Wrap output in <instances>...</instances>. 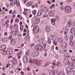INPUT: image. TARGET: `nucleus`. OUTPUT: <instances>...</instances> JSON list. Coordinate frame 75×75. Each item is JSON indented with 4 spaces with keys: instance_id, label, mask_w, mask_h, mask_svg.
<instances>
[{
    "instance_id": "nucleus-53",
    "label": "nucleus",
    "mask_w": 75,
    "mask_h": 75,
    "mask_svg": "<svg viewBox=\"0 0 75 75\" xmlns=\"http://www.w3.org/2000/svg\"><path fill=\"white\" fill-rule=\"evenodd\" d=\"M12 17L13 18H14L16 17V15H13Z\"/></svg>"
},
{
    "instance_id": "nucleus-3",
    "label": "nucleus",
    "mask_w": 75,
    "mask_h": 75,
    "mask_svg": "<svg viewBox=\"0 0 75 75\" xmlns=\"http://www.w3.org/2000/svg\"><path fill=\"white\" fill-rule=\"evenodd\" d=\"M33 31H34V33L35 34L38 33L39 31V27L36 25L34 26L33 27Z\"/></svg>"
},
{
    "instance_id": "nucleus-1",
    "label": "nucleus",
    "mask_w": 75,
    "mask_h": 75,
    "mask_svg": "<svg viewBox=\"0 0 75 75\" xmlns=\"http://www.w3.org/2000/svg\"><path fill=\"white\" fill-rule=\"evenodd\" d=\"M46 47L45 45H44L42 46L40 45H37L35 47V49L37 50H44L45 47Z\"/></svg>"
},
{
    "instance_id": "nucleus-63",
    "label": "nucleus",
    "mask_w": 75,
    "mask_h": 75,
    "mask_svg": "<svg viewBox=\"0 0 75 75\" xmlns=\"http://www.w3.org/2000/svg\"><path fill=\"white\" fill-rule=\"evenodd\" d=\"M13 57V56H9L8 57V58H12Z\"/></svg>"
},
{
    "instance_id": "nucleus-50",
    "label": "nucleus",
    "mask_w": 75,
    "mask_h": 75,
    "mask_svg": "<svg viewBox=\"0 0 75 75\" xmlns=\"http://www.w3.org/2000/svg\"><path fill=\"white\" fill-rule=\"evenodd\" d=\"M59 62H57V63H56V64H57V66H58V65H59Z\"/></svg>"
},
{
    "instance_id": "nucleus-23",
    "label": "nucleus",
    "mask_w": 75,
    "mask_h": 75,
    "mask_svg": "<svg viewBox=\"0 0 75 75\" xmlns=\"http://www.w3.org/2000/svg\"><path fill=\"white\" fill-rule=\"evenodd\" d=\"M44 39H41L39 40V42L40 44H42L43 42H44Z\"/></svg>"
},
{
    "instance_id": "nucleus-52",
    "label": "nucleus",
    "mask_w": 75,
    "mask_h": 75,
    "mask_svg": "<svg viewBox=\"0 0 75 75\" xmlns=\"http://www.w3.org/2000/svg\"><path fill=\"white\" fill-rule=\"evenodd\" d=\"M12 4H16V2L13 1Z\"/></svg>"
},
{
    "instance_id": "nucleus-54",
    "label": "nucleus",
    "mask_w": 75,
    "mask_h": 75,
    "mask_svg": "<svg viewBox=\"0 0 75 75\" xmlns=\"http://www.w3.org/2000/svg\"><path fill=\"white\" fill-rule=\"evenodd\" d=\"M67 23L72 24V22H71V20L69 21V22L68 23Z\"/></svg>"
},
{
    "instance_id": "nucleus-32",
    "label": "nucleus",
    "mask_w": 75,
    "mask_h": 75,
    "mask_svg": "<svg viewBox=\"0 0 75 75\" xmlns=\"http://www.w3.org/2000/svg\"><path fill=\"white\" fill-rule=\"evenodd\" d=\"M71 60L74 62H75V57H72L71 58Z\"/></svg>"
},
{
    "instance_id": "nucleus-26",
    "label": "nucleus",
    "mask_w": 75,
    "mask_h": 75,
    "mask_svg": "<svg viewBox=\"0 0 75 75\" xmlns=\"http://www.w3.org/2000/svg\"><path fill=\"white\" fill-rule=\"evenodd\" d=\"M36 64L38 66H40V65H41V62L40 61H38L36 63Z\"/></svg>"
},
{
    "instance_id": "nucleus-35",
    "label": "nucleus",
    "mask_w": 75,
    "mask_h": 75,
    "mask_svg": "<svg viewBox=\"0 0 75 75\" xmlns=\"http://www.w3.org/2000/svg\"><path fill=\"white\" fill-rule=\"evenodd\" d=\"M59 75H65V73L64 72H63L62 73H59Z\"/></svg>"
},
{
    "instance_id": "nucleus-42",
    "label": "nucleus",
    "mask_w": 75,
    "mask_h": 75,
    "mask_svg": "<svg viewBox=\"0 0 75 75\" xmlns=\"http://www.w3.org/2000/svg\"><path fill=\"white\" fill-rule=\"evenodd\" d=\"M64 56L65 57H68V53H66L64 54Z\"/></svg>"
},
{
    "instance_id": "nucleus-62",
    "label": "nucleus",
    "mask_w": 75,
    "mask_h": 75,
    "mask_svg": "<svg viewBox=\"0 0 75 75\" xmlns=\"http://www.w3.org/2000/svg\"><path fill=\"white\" fill-rule=\"evenodd\" d=\"M60 4L61 6H62L63 5V3L61 2L60 3Z\"/></svg>"
},
{
    "instance_id": "nucleus-28",
    "label": "nucleus",
    "mask_w": 75,
    "mask_h": 75,
    "mask_svg": "<svg viewBox=\"0 0 75 75\" xmlns=\"http://www.w3.org/2000/svg\"><path fill=\"white\" fill-rule=\"evenodd\" d=\"M25 55L26 56H28L29 55H30V51L29 50H28L26 52Z\"/></svg>"
},
{
    "instance_id": "nucleus-64",
    "label": "nucleus",
    "mask_w": 75,
    "mask_h": 75,
    "mask_svg": "<svg viewBox=\"0 0 75 75\" xmlns=\"http://www.w3.org/2000/svg\"><path fill=\"white\" fill-rule=\"evenodd\" d=\"M52 6L53 7H54H54H55V5L54 4H53L52 5Z\"/></svg>"
},
{
    "instance_id": "nucleus-14",
    "label": "nucleus",
    "mask_w": 75,
    "mask_h": 75,
    "mask_svg": "<svg viewBox=\"0 0 75 75\" xmlns=\"http://www.w3.org/2000/svg\"><path fill=\"white\" fill-rule=\"evenodd\" d=\"M54 11H50L49 12V14L50 17H52L53 16V13Z\"/></svg>"
},
{
    "instance_id": "nucleus-39",
    "label": "nucleus",
    "mask_w": 75,
    "mask_h": 75,
    "mask_svg": "<svg viewBox=\"0 0 75 75\" xmlns=\"http://www.w3.org/2000/svg\"><path fill=\"white\" fill-rule=\"evenodd\" d=\"M67 25L68 27H71L72 25V23H67Z\"/></svg>"
},
{
    "instance_id": "nucleus-7",
    "label": "nucleus",
    "mask_w": 75,
    "mask_h": 75,
    "mask_svg": "<svg viewBox=\"0 0 75 75\" xmlns=\"http://www.w3.org/2000/svg\"><path fill=\"white\" fill-rule=\"evenodd\" d=\"M61 45L62 48L63 49L65 48V47H67V43L65 42H63L61 43Z\"/></svg>"
},
{
    "instance_id": "nucleus-31",
    "label": "nucleus",
    "mask_w": 75,
    "mask_h": 75,
    "mask_svg": "<svg viewBox=\"0 0 75 75\" xmlns=\"http://www.w3.org/2000/svg\"><path fill=\"white\" fill-rule=\"evenodd\" d=\"M70 45L71 46H73L74 45V43L72 42V41H71L70 43Z\"/></svg>"
},
{
    "instance_id": "nucleus-9",
    "label": "nucleus",
    "mask_w": 75,
    "mask_h": 75,
    "mask_svg": "<svg viewBox=\"0 0 75 75\" xmlns=\"http://www.w3.org/2000/svg\"><path fill=\"white\" fill-rule=\"evenodd\" d=\"M8 64L9 65V67L10 68H13V63L11 61H9L8 62Z\"/></svg>"
},
{
    "instance_id": "nucleus-21",
    "label": "nucleus",
    "mask_w": 75,
    "mask_h": 75,
    "mask_svg": "<svg viewBox=\"0 0 75 75\" xmlns=\"http://www.w3.org/2000/svg\"><path fill=\"white\" fill-rule=\"evenodd\" d=\"M16 42V40H12L11 41V44L12 45H14Z\"/></svg>"
},
{
    "instance_id": "nucleus-24",
    "label": "nucleus",
    "mask_w": 75,
    "mask_h": 75,
    "mask_svg": "<svg viewBox=\"0 0 75 75\" xmlns=\"http://www.w3.org/2000/svg\"><path fill=\"white\" fill-rule=\"evenodd\" d=\"M45 30L47 32H49L50 31V28L47 27L46 28Z\"/></svg>"
},
{
    "instance_id": "nucleus-17",
    "label": "nucleus",
    "mask_w": 75,
    "mask_h": 75,
    "mask_svg": "<svg viewBox=\"0 0 75 75\" xmlns=\"http://www.w3.org/2000/svg\"><path fill=\"white\" fill-rule=\"evenodd\" d=\"M71 34H74L75 32V28H72L71 30Z\"/></svg>"
},
{
    "instance_id": "nucleus-44",
    "label": "nucleus",
    "mask_w": 75,
    "mask_h": 75,
    "mask_svg": "<svg viewBox=\"0 0 75 75\" xmlns=\"http://www.w3.org/2000/svg\"><path fill=\"white\" fill-rule=\"evenodd\" d=\"M12 38H13V37H12V35H11L9 36L8 39H9V40H11Z\"/></svg>"
},
{
    "instance_id": "nucleus-34",
    "label": "nucleus",
    "mask_w": 75,
    "mask_h": 75,
    "mask_svg": "<svg viewBox=\"0 0 75 75\" xmlns=\"http://www.w3.org/2000/svg\"><path fill=\"white\" fill-rule=\"evenodd\" d=\"M53 44H54V45H57L58 44V43H57V42L55 40L54 41H53Z\"/></svg>"
},
{
    "instance_id": "nucleus-5",
    "label": "nucleus",
    "mask_w": 75,
    "mask_h": 75,
    "mask_svg": "<svg viewBox=\"0 0 75 75\" xmlns=\"http://www.w3.org/2000/svg\"><path fill=\"white\" fill-rule=\"evenodd\" d=\"M38 54H39L38 51H35L32 52V55L33 57H37V55H38Z\"/></svg>"
},
{
    "instance_id": "nucleus-25",
    "label": "nucleus",
    "mask_w": 75,
    "mask_h": 75,
    "mask_svg": "<svg viewBox=\"0 0 75 75\" xmlns=\"http://www.w3.org/2000/svg\"><path fill=\"white\" fill-rule=\"evenodd\" d=\"M42 14V11H39L37 15L38 16H40Z\"/></svg>"
},
{
    "instance_id": "nucleus-8",
    "label": "nucleus",
    "mask_w": 75,
    "mask_h": 75,
    "mask_svg": "<svg viewBox=\"0 0 75 75\" xmlns=\"http://www.w3.org/2000/svg\"><path fill=\"white\" fill-rule=\"evenodd\" d=\"M64 63L65 64H70V62L69 60V59L67 58H65L64 61Z\"/></svg>"
},
{
    "instance_id": "nucleus-30",
    "label": "nucleus",
    "mask_w": 75,
    "mask_h": 75,
    "mask_svg": "<svg viewBox=\"0 0 75 75\" xmlns=\"http://www.w3.org/2000/svg\"><path fill=\"white\" fill-rule=\"evenodd\" d=\"M73 38H74V35H71L70 37V39L71 41H72V40H73Z\"/></svg>"
},
{
    "instance_id": "nucleus-60",
    "label": "nucleus",
    "mask_w": 75,
    "mask_h": 75,
    "mask_svg": "<svg viewBox=\"0 0 75 75\" xmlns=\"http://www.w3.org/2000/svg\"><path fill=\"white\" fill-rule=\"evenodd\" d=\"M9 13L10 14H11V13H12V10H11L9 12Z\"/></svg>"
},
{
    "instance_id": "nucleus-16",
    "label": "nucleus",
    "mask_w": 75,
    "mask_h": 75,
    "mask_svg": "<svg viewBox=\"0 0 75 75\" xmlns=\"http://www.w3.org/2000/svg\"><path fill=\"white\" fill-rule=\"evenodd\" d=\"M40 18L38 17L35 21V24H38L39 22H40Z\"/></svg>"
},
{
    "instance_id": "nucleus-59",
    "label": "nucleus",
    "mask_w": 75,
    "mask_h": 75,
    "mask_svg": "<svg viewBox=\"0 0 75 75\" xmlns=\"http://www.w3.org/2000/svg\"><path fill=\"white\" fill-rule=\"evenodd\" d=\"M4 35H7V33L6 32H5L4 33Z\"/></svg>"
},
{
    "instance_id": "nucleus-48",
    "label": "nucleus",
    "mask_w": 75,
    "mask_h": 75,
    "mask_svg": "<svg viewBox=\"0 0 75 75\" xmlns=\"http://www.w3.org/2000/svg\"><path fill=\"white\" fill-rule=\"evenodd\" d=\"M15 21L17 22L18 23L19 22V19H16Z\"/></svg>"
},
{
    "instance_id": "nucleus-61",
    "label": "nucleus",
    "mask_w": 75,
    "mask_h": 75,
    "mask_svg": "<svg viewBox=\"0 0 75 75\" xmlns=\"http://www.w3.org/2000/svg\"><path fill=\"white\" fill-rule=\"evenodd\" d=\"M26 38H27L28 40V39H30V36H29V35L27 36Z\"/></svg>"
},
{
    "instance_id": "nucleus-13",
    "label": "nucleus",
    "mask_w": 75,
    "mask_h": 75,
    "mask_svg": "<svg viewBox=\"0 0 75 75\" xmlns=\"http://www.w3.org/2000/svg\"><path fill=\"white\" fill-rule=\"evenodd\" d=\"M2 39L3 42H7L8 41V38H2Z\"/></svg>"
},
{
    "instance_id": "nucleus-56",
    "label": "nucleus",
    "mask_w": 75,
    "mask_h": 75,
    "mask_svg": "<svg viewBox=\"0 0 75 75\" xmlns=\"http://www.w3.org/2000/svg\"><path fill=\"white\" fill-rule=\"evenodd\" d=\"M24 11H25L26 12H27L28 10L27 9L25 8L24 9Z\"/></svg>"
},
{
    "instance_id": "nucleus-47",
    "label": "nucleus",
    "mask_w": 75,
    "mask_h": 75,
    "mask_svg": "<svg viewBox=\"0 0 75 75\" xmlns=\"http://www.w3.org/2000/svg\"><path fill=\"white\" fill-rule=\"evenodd\" d=\"M63 41V40L60 39L58 40V42H62V41Z\"/></svg>"
},
{
    "instance_id": "nucleus-2",
    "label": "nucleus",
    "mask_w": 75,
    "mask_h": 75,
    "mask_svg": "<svg viewBox=\"0 0 75 75\" xmlns=\"http://www.w3.org/2000/svg\"><path fill=\"white\" fill-rule=\"evenodd\" d=\"M65 11L67 13H69L71 11V7L69 6H67L65 8Z\"/></svg>"
},
{
    "instance_id": "nucleus-41",
    "label": "nucleus",
    "mask_w": 75,
    "mask_h": 75,
    "mask_svg": "<svg viewBox=\"0 0 75 75\" xmlns=\"http://www.w3.org/2000/svg\"><path fill=\"white\" fill-rule=\"evenodd\" d=\"M44 18H45V17H48V15L47 14H45L43 16Z\"/></svg>"
},
{
    "instance_id": "nucleus-37",
    "label": "nucleus",
    "mask_w": 75,
    "mask_h": 75,
    "mask_svg": "<svg viewBox=\"0 0 75 75\" xmlns=\"http://www.w3.org/2000/svg\"><path fill=\"white\" fill-rule=\"evenodd\" d=\"M12 15H16V12L14 10L13 11V13H12Z\"/></svg>"
},
{
    "instance_id": "nucleus-45",
    "label": "nucleus",
    "mask_w": 75,
    "mask_h": 75,
    "mask_svg": "<svg viewBox=\"0 0 75 75\" xmlns=\"http://www.w3.org/2000/svg\"><path fill=\"white\" fill-rule=\"evenodd\" d=\"M23 25H21L20 26V29H21V31H22V30H23Z\"/></svg>"
},
{
    "instance_id": "nucleus-10",
    "label": "nucleus",
    "mask_w": 75,
    "mask_h": 75,
    "mask_svg": "<svg viewBox=\"0 0 75 75\" xmlns=\"http://www.w3.org/2000/svg\"><path fill=\"white\" fill-rule=\"evenodd\" d=\"M23 62L24 63H27L28 62V58L27 57H23Z\"/></svg>"
},
{
    "instance_id": "nucleus-49",
    "label": "nucleus",
    "mask_w": 75,
    "mask_h": 75,
    "mask_svg": "<svg viewBox=\"0 0 75 75\" xmlns=\"http://www.w3.org/2000/svg\"><path fill=\"white\" fill-rule=\"evenodd\" d=\"M23 13L24 15H27V13L25 12H24Z\"/></svg>"
},
{
    "instance_id": "nucleus-20",
    "label": "nucleus",
    "mask_w": 75,
    "mask_h": 75,
    "mask_svg": "<svg viewBox=\"0 0 75 75\" xmlns=\"http://www.w3.org/2000/svg\"><path fill=\"white\" fill-rule=\"evenodd\" d=\"M73 65L74 64L72 65L71 69L72 72H75V65Z\"/></svg>"
},
{
    "instance_id": "nucleus-46",
    "label": "nucleus",
    "mask_w": 75,
    "mask_h": 75,
    "mask_svg": "<svg viewBox=\"0 0 75 75\" xmlns=\"http://www.w3.org/2000/svg\"><path fill=\"white\" fill-rule=\"evenodd\" d=\"M47 42L48 43V44H51V40H47Z\"/></svg>"
},
{
    "instance_id": "nucleus-58",
    "label": "nucleus",
    "mask_w": 75,
    "mask_h": 75,
    "mask_svg": "<svg viewBox=\"0 0 75 75\" xmlns=\"http://www.w3.org/2000/svg\"><path fill=\"white\" fill-rule=\"evenodd\" d=\"M72 0H67V3H69V2H71Z\"/></svg>"
},
{
    "instance_id": "nucleus-38",
    "label": "nucleus",
    "mask_w": 75,
    "mask_h": 75,
    "mask_svg": "<svg viewBox=\"0 0 75 75\" xmlns=\"http://www.w3.org/2000/svg\"><path fill=\"white\" fill-rule=\"evenodd\" d=\"M36 13H37V11H36V10H35L33 11V15H35V14H36Z\"/></svg>"
},
{
    "instance_id": "nucleus-29",
    "label": "nucleus",
    "mask_w": 75,
    "mask_h": 75,
    "mask_svg": "<svg viewBox=\"0 0 75 75\" xmlns=\"http://www.w3.org/2000/svg\"><path fill=\"white\" fill-rule=\"evenodd\" d=\"M32 4H31L30 2H29L26 4V5L27 6H30L32 5Z\"/></svg>"
},
{
    "instance_id": "nucleus-51",
    "label": "nucleus",
    "mask_w": 75,
    "mask_h": 75,
    "mask_svg": "<svg viewBox=\"0 0 75 75\" xmlns=\"http://www.w3.org/2000/svg\"><path fill=\"white\" fill-rule=\"evenodd\" d=\"M13 20H14V19H12L11 20V24L13 23Z\"/></svg>"
},
{
    "instance_id": "nucleus-33",
    "label": "nucleus",
    "mask_w": 75,
    "mask_h": 75,
    "mask_svg": "<svg viewBox=\"0 0 75 75\" xmlns=\"http://www.w3.org/2000/svg\"><path fill=\"white\" fill-rule=\"evenodd\" d=\"M17 31H14L12 33V34L13 35H16V34H17Z\"/></svg>"
},
{
    "instance_id": "nucleus-12",
    "label": "nucleus",
    "mask_w": 75,
    "mask_h": 75,
    "mask_svg": "<svg viewBox=\"0 0 75 75\" xmlns=\"http://www.w3.org/2000/svg\"><path fill=\"white\" fill-rule=\"evenodd\" d=\"M6 48V46L5 45H2L0 47V50H4Z\"/></svg>"
},
{
    "instance_id": "nucleus-15",
    "label": "nucleus",
    "mask_w": 75,
    "mask_h": 75,
    "mask_svg": "<svg viewBox=\"0 0 75 75\" xmlns=\"http://www.w3.org/2000/svg\"><path fill=\"white\" fill-rule=\"evenodd\" d=\"M56 21V20L54 18L52 19L51 20V22L52 24V25H55V21Z\"/></svg>"
},
{
    "instance_id": "nucleus-57",
    "label": "nucleus",
    "mask_w": 75,
    "mask_h": 75,
    "mask_svg": "<svg viewBox=\"0 0 75 75\" xmlns=\"http://www.w3.org/2000/svg\"><path fill=\"white\" fill-rule=\"evenodd\" d=\"M28 38H27V37H25V41H27V40H28Z\"/></svg>"
},
{
    "instance_id": "nucleus-55",
    "label": "nucleus",
    "mask_w": 75,
    "mask_h": 75,
    "mask_svg": "<svg viewBox=\"0 0 75 75\" xmlns=\"http://www.w3.org/2000/svg\"><path fill=\"white\" fill-rule=\"evenodd\" d=\"M8 22H9V20H8V19L7 20L6 22H5V23L6 24H7V23H8Z\"/></svg>"
},
{
    "instance_id": "nucleus-36",
    "label": "nucleus",
    "mask_w": 75,
    "mask_h": 75,
    "mask_svg": "<svg viewBox=\"0 0 75 75\" xmlns=\"http://www.w3.org/2000/svg\"><path fill=\"white\" fill-rule=\"evenodd\" d=\"M67 73H68L69 75H71V74H72V73L71 72V70H70V71H67Z\"/></svg>"
},
{
    "instance_id": "nucleus-19",
    "label": "nucleus",
    "mask_w": 75,
    "mask_h": 75,
    "mask_svg": "<svg viewBox=\"0 0 75 75\" xmlns=\"http://www.w3.org/2000/svg\"><path fill=\"white\" fill-rule=\"evenodd\" d=\"M2 54L3 55H6V54H7V52H6V50H4L2 52Z\"/></svg>"
},
{
    "instance_id": "nucleus-6",
    "label": "nucleus",
    "mask_w": 75,
    "mask_h": 75,
    "mask_svg": "<svg viewBox=\"0 0 75 75\" xmlns=\"http://www.w3.org/2000/svg\"><path fill=\"white\" fill-rule=\"evenodd\" d=\"M57 72H55L54 70H52L49 73V75H57Z\"/></svg>"
},
{
    "instance_id": "nucleus-43",
    "label": "nucleus",
    "mask_w": 75,
    "mask_h": 75,
    "mask_svg": "<svg viewBox=\"0 0 75 75\" xmlns=\"http://www.w3.org/2000/svg\"><path fill=\"white\" fill-rule=\"evenodd\" d=\"M16 6H20V3L18 2H16Z\"/></svg>"
},
{
    "instance_id": "nucleus-22",
    "label": "nucleus",
    "mask_w": 75,
    "mask_h": 75,
    "mask_svg": "<svg viewBox=\"0 0 75 75\" xmlns=\"http://www.w3.org/2000/svg\"><path fill=\"white\" fill-rule=\"evenodd\" d=\"M13 61H14L13 63L15 65H16L17 63V60L16 59H13Z\"/></svg>"
},
{
    "instance_id": "nucleus-40",
    "label": "nucleus",
    "mask_w": 75,
    "mask_h": 75,
    "mask_svg": "<svg viewBox=\"0 0 75 75\" xmlns=\"http://www.w3.org/2000/svg\"><path fill=\"white\" fill-rule=\"evenodd\" d=\"M13 27H15L16 29H17V28H18V27L17 25H14Z\"/></svg>"
},
{
    "instance_id": "nucleus-4",
    "label": "nucleus",
    "mask_w": 75,
    "mask_h": 75,
    "mask_svg": "<svg viewBox=\"0 0 75 75\" xmlns=\"http://www.w3.org/2000/svg\"><path fill=\"white\" fill-rule=\"evenodd\" d=\"M41 10H42L43 11H44L45 13H47V12H48V8L45 6L41 7Z\"/></svg>"
},
{
    "instance_id": "nucleus-11",
    "label": "nucleus",
    "mask_w": 75,
    "mask_h": 75,
    "mask_svg": "<svg viewBox=\"0 0 75 75\" xmlns=\"http://www.w3.org/2000/svg\"><path fill=\"white\" fill-rule=\"evenodd\" d=\"M7 55H11L12 53V50L11 49H8L6 51Z\"/></svg>"
},
{
    "instance_id": "nucleus-27",
    "label": "nucleus",
    "mask_w": 75,
    "mask_h": 75,
    "mask_svg": "<svg viewBox=\"0 0 75 75\" xmlns=\"http://www.w3.org/2000/svg\"><path fill=\"white\" fill-rule=\"evenodd\" d=\"M66 71L67 72L71 71V68H70L69 67H67L66 69Z\"/></svg>"
},
{
    "instance_id": "nucleus-18",
    "label": "nucleus",
    "mask_w": 75,
    "mask_h": 75,
    "mask_svg": "<svg viewBox=\"0 0 75 75\" xmlns=\"http://www.w3.org/2000/svg\"><path fill=\"white\" fill-rule=\"evenodd\" d=\"M49 38L50 40H55V38H54V36L52 35H51L49 37Z\"/></svg>"
}]
</instances>
